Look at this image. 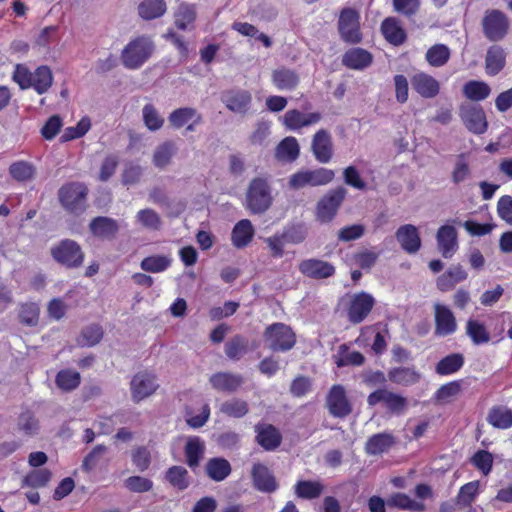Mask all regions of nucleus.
<instances>
[{
  "label": "nucleus",
  "mask_w": 512,
  "mask_h": 512,
  "mask_svg": "<svg viewBox=\"0 0 512 512\" xmlns=\"http://www.w3.org/2000/svg\"><path fill=\"white\" fill-rule=\"evenodd\" d=\"M9 173L13 179L19 182H25L34 177L35 169L33 165L28 162L17 161L10 165Z\"/></svg>",
  "instance_id": "680f3d73"
},
{
  "label": "nucleus",
  "mask_w": 512,
  "mask_h": 512,
  "mask_svg": "<svg viewBox=\"0 0 512 512\" xmlns=\"http://www.w3.org/2000/svg\"><path fill=\"white\" fill-rule=\"evenodd\" d=\"M272 203L270 187L265 179H253L247 189V208L254 214L264 213Z\"/></svg>",
  "instance_id": "39448f33"
},
{
  "label": "nucleus",
  "mask_w": 512,
  "mask_h": 512,
  "mask_svg": "<svg viewBox=\"0 0 512 512\" xmlns=\"http://www.w3.org/2000/svg\"><path fill=\"white\" fill-rule=\"evenodd\" d=\"M464 357L460 353H453L442 358L435 367V371L439 375H450L462 368Z\"/></svg>",
  "instance_id": "09e8293b"
},
{
  "label": "nucleus",
  "mask_w": 512,
  "mask_h": 512,
  "mask_svg": "<svg viewBox=\"0 0 512 512\" xmlns=\"http://www.w3.org/2000/svg\"><path fill=\"white\" fill-rule=\"evenodd\" d=\"M459 116L468 131L473 134L481 135L488 129L486 114L478 104H462L459 108Z\"/></svg>",
  "instance_id": "9d476101"
},
{
  "label": "nucleus",
  "mask_w": 512,
  "mask_h": 512,
  "mask_svg": "<svg viewBox=\"0 0 512 512\" xmlns=\"http://www.w3.org/2000/svg\"><path fill=\"white\" fill-rule=\"evenodd\" d=\"M299 271L312 279H326L335 274V267L320 259H306L299 263Z\"/></svg>",
  "instance_id": "aec40b11"
},
{
  "label": "nucleus",
  "mask_w": 512,
  "mask_h": 512,
  "mask_svg": "<svg viewBox=\"0 0 512 512\" xmlns=\"http://www.w3.org/2000/svg\"><path fill=\"white\" fill-rule=\"evenodd\" d=\"M172 259L167 255H152L145 257L140 267L145 272L160 273L170 267Z\"/></svg>",
  "instance_id": "864d4df0"
},
{
  "label": "nucleus",
  "mask_w": 512,
  "mask_h": 512,
  "mask_svg": "<svg viewBox=\"0 0 512 512\" xmlns=\"http://www.w3.org/2000/svg\"><path fill=\"white\" fill-rule=\"evenodd\" d=\"M467 277L468 274L461 265H453L437 278L436 286L440 291L447 292L465 281Z\"/></svg>",
  "instance_id": "7c9ffc66"
},
{
  "label": "nucleus",
  "mask_w": 512,
  "mask_h": 512,
  "mask_svg": "<svg viewBox=\"0 0 512 512\" xmlns=\"http://www.w3.org/2000/svg\"><path fill=\"white\" fill-rule=\"evenodd\" d=\"M40 309L35 303H25L21 305L19 312L20 322L29 327H34L39 322Z\"/></svg>",
  "instance_id": "69168bd1"
},
{
  "label": "nucleus",
  "mask_w": 512,
  "mask_h": 512,
  "mask_svg": "<svg viewBox=\"0 0 512 512\" xmlns=\"http://www.w3.org/2000/svg\"><path fill=\"white\" fill-rule=\"evenodd\" d=\"M192 119H195V122H203L202 115L193 107L177 108L168 116L169 124L174 129L182 128Z\"/></svg>",
  "instance_id": "f704fd0d"
},
{
  "label": "nucleus",
  "mask_w": 512,
  "mask_h": 512,
  "mask_svg": "<svg viewBox=\"0 0 512 512\" xmlns=\"http://www.w3.org/2000/svg\"><path fill=\"white\" fill-rule=\"evenodd\" d=\"M347 190L343 186L329 190L316 205V219L320 223H329L336 216L340 206L345 200Z\"/></svg>",
  "instance_id": "423d86ee"
},
{
  "label": "nucleus",
  "mask_w": 512,
  "mask_h": 512,
  "mask_svg": "<svg viewBox=\"0 0 512 512\" xmlns=\"http://www.w3.org/2000/svg\"><path fill=\"white\" fill-rule=\"evenodd\" d=\"M80 382V374L71 369L60 370L55 378L57 387L66 392L75 390L80 385Z\"/></svg>",
  "instance_id": "3c124183"
},
{
  "label": "nucleus",
  "mask_w": 512,
  "mask_h": 512,
  "mask_svg": "<svg viewBox=\"0 0 512 512\" xmlns=\"http://www.w3.org/2000/svg\"><path fill=\"white\" fill-rule=\"evenodd\" d=\"M51 472L48 469H37L28 473L22 480V486L40 488L48 484L51 479Z\"/></svg>",
  "instance_id": "052dcab7"
},
{
  "label": "nucleus",
  "mask_w": 512,
  "mask_h": 512,
  "mask_svg": "<svg viewBox=\"0 0 512 512\" xmlns=\"http://www.w3.org/2000/svg\"><path fill=\"white\" fill-rule=\"evenodd\" d=\"M483 33L490 41H500L508 33V17L500 10L487 11L483 20Z\"/></svg>",
  "instance_id": "9b49d317"
},
{
  "label": "nucleus",
  "mask_w": 512,
  "mask_h": 512,
  "mask_svg": "<svg viewBox=\"0 0 512 512\" xmlns=\"http://www.w3.org/2000/svg\"><path fill=\"white\" fill-rule=\"evenodd\" d=\"M463 95L474 102H480L489 97L490 86L484 81L470 80L463 85Z\"/></svg>",
  "instance_id": "4c0bfd02"
},
{
  "label": "nucleus",
  "mask_w": 512,
  "mask_h": 512,
  "mask_svg": "<svg viewBox=\"0 0 512 512\" xmlns=\"http://www.w3.org/2000/svg\"><path fill=\"white\" fill-rule=\"evenodd\" d=\"M334 177L333 170L323 167L314 170H301L290 176L289 187L301 189L305 186H322L330 183Z\"/></svg>",
  "instance_id": "6e6552de"
},
{
  "label": "nucleus",
  "mask_w": 512,
  "mask_h": 512,
  "mask_svg": "<svg viewBox=\"0 0 512 512\" xmlns=\"http://www.w3.org/2000/svg\"><path fill=\"white\" fill-rule=\"evenodd\" d=\"M395 237L401 248L408 254L417 253L421 247L419 231L412 224L400 226L395 233Z\"/></svg>",
  "instance_id": "4be33fe9"
},
{
  "label": "nucleus",
  "mask_w": 512,
  "mask_h": 512,
  "mask_svg": "<svg viewBox=\"0 0 512 512\" xmlns=\"http://www.w3.org/2000/svg\"><path fill=\"white\" fill-rule=\"evenodd\" d=\"M487 421L499 429H507L512 426V410L504 406H495L490 409Z\"/></svg>",
  "instance_id": "37998d69"
},
{
  "label": "nucleus",
  "mask_w": 512,
  "mask_h": 512,
  "mask_svg": "<svg viewBox=\"0 0 512 512\" xmlns=\"http://www.w3.org/2000/svg\"><path fill=\"white\" fill-rule=\"evenodd\" d=\"M103 335V328L99 324H90L82 329L76 342L80 347H93L100 343Z\"/></svg>",
  "instance_id": "a19ab883"
},
{
  "label": "nucleus",
  "mask_w": 512,
  "mask_h": 512,
  "mask_svg": "<svg viewBox=\"0 0 512 512\" xmlns=\"http://www.w3.org/2000/svg\"><path fill=\"white\" fill-rule=\"evenodd\" d=\"M435 312V334L438 336H448L457 329V322L452 311L445 305L436 303Z\"/></svg>",
  "instance_id": "412c9836"
},
{
  "label": "nucleus",
  "mask_w": 512,
  "mask_h": 512,
  "mask_svg": "<svg viewBox=\"0 0 512 512\" xmlns=\"http://www.w3.org/2000/svg\"><path fill=\"white\" fill-rule=\"evenodd\" d=\"M249 341L242 335H235L225 343V355L233 361L240 360L248 352Z\"/></svg>",
  "instance_id": "ea45409f"
},
{
  "label": "nucleus",
  "mask_w": 512,
  "mask_h": 512,
  "mask_svg": "<svg viewBox=\"0 0 512 512\" xmlns=\"http://www.w3.org/2000/svg\"><path fill=\"white\" fill-rule=\"evenodd\" d=\"M472 175V170L465 153L459 154L453 166V170L451 172V181L458 185L466 180H468Z\"/></svg>",
  "instance_id": "de8ad7c7"
},
{
  "label": "nucleus",
  "mask_w": 512,
  "mask_h": 512,
  "mask_svg": "<svg viewBox=\"0 0 512 512\" xmlns=\"http://www.w3.org/2000/svg\"><path fill=\"white\" fill-rule=\"evenodd\" d=\"M281 235L285 243L300 244L307 237V228L304 224H294L285 227Z\"/></svg>",
  "instance_id": "0e129e2a"
},
{
  "label": "nucleus",
  "mask_w": 512,
  "mask_h": 512,
  "mask_svg": "<svg viewBox=\"0 0 512 512\" xmlns=\"http://www.w3.org/2000/svg\"><path fill=\"white\" fill-rule=\"evenodd\" d=\"M130 386L134 402H140L151 396L159 387L156 376L148 372L135 374L131 380Z\"/></svg>",
  "instance_id": "2eb2a0df"
},
{
  "label": "nucleus",
  "mask_w": 512,
  "mask_h": 512,
  "mask_svg": "<svg viewBox=\"0 0 512 512\" xmlns=\"http://www.w3.org/2000/svg\"><path fill=\"white\" fill-rule=\"evenodd\" d=\"M166 480L176 489L183 491L190 485L188 470L183 466L170 467L165 475Z\"/></svg>",
  "instance_id": "c03bdc74"
},
{
  "label": "nucleus",
  "mask_w": 512,
  "mask_h": 512,
  "mask_svg": "<svg viewBox=\"0 0 512 512\" xmlns=\"http://www.w3.org/2000/svg\"><path fill=\"white\" fill-rule=\"evenodd\" d=\"M311 150L315 159L322 164L329 163L334 154L331 134L325 130H318L312 138Z\"/></svg>",
  "instance_id": "dca6fc26"
},
{
  "label": "nucleus",
  "mask_w": 512,
  "mask_h": 512,
  "mask_svg": "<svg viewBox=\"0 0 512 512\" xmlns=\"http://www.w3.org/2000/svg\"><path fill=\"white\" fill-rule=\"evenodd\" d=\"M372 54L362 48H352L342 57V64L352 70H363L371 65Z\"/></svg>",
  "instance_id": "c756f323"
},
{
  "label": "nucleus",
  "mask_w": 512,
  "mask_h": 512,
  "mask_svg": "<svg viewBox=\"0 0 512 512\" xmlns=\"http://www.w3.org/2000/svg\"><path fill=\"white\" fill-rule=\"evenodd\" d=\"M411 85L424 98H434L440 90L439 82L423 72L417 73L411 78Z\"/></svg>",
  "instance_id": "bb28decb"
},
{
  "label": "nucleus",
  "mask_w": 512,
  "mask_h": 512,
  "mask_svg": "<svg viewBox=\"0 0 512 512\" xmlns=\"http://www.w3.org/2000/svg\"><path fill=\"white\" fill-rule=\"evenodd\" d=\"M18 429L25 435H35L39 430L38 420L30 411L22 412L18 418Z\"/></svg>",
  "instance_id": "338daca9"
},
{
  "label": "nucleus",
  "mask_w": 512,
  "mask_h": 512,
  "mask_svg": "<svg viewBox=\"0 0 512 512\" xmlns=\"http://www.w3.org/2000/svg\"><path fill=\"white\" fill-rule=\"evenodd\" d=\"M338 32L341 39L350 44L360 43V15L354 8L346 7L340 11L338 19Z\"/></svg>",
  "instance_id": "0eeeda50"
},
{
  "label": "nucleus",
  "mask_w": 512,
  "mask_h": 512,
  "mask_svg": "<svg viewBox=\"0 0 512 512\" xmlns=\"http://www.w3.org/2000/svg\"><path fill=\"white\" fill-rule=\"evenodd\" d=\"M209 382L219 392L234 393L244 384V377L232 372H217L210 376Z\"/></svg>",
  "instance_id": "5701e85b"
},
{
  "label": "nucleus",
  "mask_w": 512,
  "mask_h": 512,
  "mask_svg": "<svg viewBox=\"0 0 512 512\" xmlns=\"http://www.w3.org/2000/svg\"><path fill=\"white\" fill-rule=\"evenodd\" d=\"M387 505L401 510L416 512H421L425 509V505L422 502L415 501L404 493H395L391 495L387 500Z\"/></svg>",
  "instance_id": "8fccbe9b"
},
{
  "label": "nucleus",
  "mask_w": 512,
  "mask_h": 512,
  "mask_svg": "<svg viewBox=\"0 0 512 512\" xmlns=\"http://www.w3.org/2000/svg\"><path fill=\"white\" fill-rule=\"evenodd\" d=\"M53 82L52 71L48 66H40L32 74L31 87L38 94H43L49 90Z\"/></svg>",
  "instance_id": "a18cd8bd"
},
{
  "label": "nucleus",
  "mask_w": 512,
  "mask_h": 512,
  "mask_svg": "<svg viewBox=\"0 0 512 512\" xmlns=\"http://www.w3.org/2000/svg\"><path fill=\"white\" fill-rule=\"evenodd\" d=\"M422 374L414 367H395L388 371V379L392 383L409 387L420 382Z\"/></svg>",
  "instance_id": "a878e982"
},
{
  "label": "nucleus",
  "mask_w": 512,
  "mask_h": 512,
  "mask_svg": "<svg viewBox=\"0 0 512 512\" xmlns=\"http://www.w3.org/2000/svg\"><path fill=\"white\" fill-rule=\"evenodd\" d=\"M231 472L230 462L223 457L210 458L205 464L206 475L215 482L224 481Z\"/></svg>",
  "instance_id": "2f4dec72"
},
{
  "label": "nucleus",
  "mask_w": 512,
  "mask_h": 512,
  "mask_svg": "<svg viewBox=\"0 0 512 512\" xmlns=\"http://www.w3.org/2000/svg\"><path fill=\"white\" fill-rule=\"evenodd\" d=\"M220 411L233 418H242L249 412V405L245 400L233 398L223 402Z\"/></svg>",
  "instance_id": "13d9d810"
},
{
  "label": "nucleus",
  "mask_w": 512,
  "mask_h": 512,
  "mask_svg": "<svg viewBox=\"0 0 512 512\" xmlns=\"http://www.w3.org/2000/svg\"><path fill=\"white\" fill-rule=\"evenodd\" d=\"M88 189L82 183L63 185L58 191V197L63 208L71 214L80 215L87 208Z\"/></svg>",
  "instance_id": "7ed1b4c3"
},
{
  "label": "nucleus",
  "mask_w": 512,
  "mask_h": 512,
  "mask_svg": "<svg viewBox=\"0 0 512 512\" xmlns=\"http://www.w3.org/2000/svg\"><path fill=\"white\" fill-rule=\"evenodd\" d=\"M251 478L254 488L260 492L273 493L278 489V483L273 473L262 463L253 464Z\"/></svg>",
  "instance_id": "a211bd4d"
},
{
  "label": "nucleus",
  "mask_w": 512,
  "mask_h": 512,
  "mask_svg": "<svg viewBox=\"0 0 512 512\" xmlns=\"http://www.w3.org/2000/svg\"><path fill=\"white\" fill-rule=\"evenodd\" d=\"M326 407L329 413L337 418H345L352 412V405L342 385L337 384L330 388L326 397Z\"/></svg>",
  "instance_id": "4468645a"
},
{
  "label": "nucleus",
  "mask_w": 512,
  "mask_h": 512,
  "mask_svg": "<svg viewBox=\"0 0 512 512\" xmlns=\"http://www.w3.org/2000/svg\"><path fill=\"white\" fill-rule=\"evenodd\" d=\"M300 154V147L295 137H285L275 149V158L280 162H294Z\"/></svg>",
  "instance_id": "72a5a7b5"
},
{
  "label": "nucleus",
  "mask_w": 512,
  "mask_h": 512,
  "mask_svg": "<svg viewBox=\"0 0 512 512\" xmlns=\"http://www.w3.org/2000/svg\"><path fill=\"white\" fill-rule=\"evenodd\" d=\"M395 443V437L391 433H377L367 439L365 443V452L372 456L380 455L388 452Z\"/></svg>",
  "instance_id": "cd10ccee"
},
{
  "label": "nucleus",
  "mask_w": 512,
  "mask_h": 512,
  "mask_svg": "<svg viewBox=\"0 0 512 512\" xmlns=\"http://www.w3.org/2000/svg\"><path fill=\"white\" fill-rule=\"evenodd\" d=\"M479 482L472 481L463 485L453 502H444L440 506L441 512H471V505L478 494Z\"/></svg>",
  "instance_id": "f8f14e48"
},
{
  "label": "nucleus",
  "mask_w": 512,
  "mask_h": 512,
  "mask_svg": "<svg viewBox=\"0 0 512 512\" xmlns=\"http://www.w3.org/2000/svg\"><path fill=\"white\" fill-rule=\"evenodd\" d=\"M436 241L442 256L446 259L451 258L458 249L457 230L451 225H442L437 230Z\"/></svg>",
  "instance_id": "6ab92c4d"
},
{
  "label": "nucleus",
  "mask_w": 512,
  "mask_h": 512,
  "mask_svg": "<svg viewBox=\"0 0 512 512\" xmlns=\"http://www.w3.org/2000/svg\"><path fill=\"white\" fill-rule=\"evenodd\" d=\"M381 32L387 42L394 46L402 45L407 39L405 30L401 26L400 21L395 17H388L383 20Z\"/></svg>",
  "instance_id": "c85d7f7f"
},
{
  "label": "nucleus",
  "mask_w": 512,
  "mask_h": 512,
  "mask_svg": "<svg viewBox=\"0 0 512 512\" xmlns=\"http://www.w3.org/2000/svg\"><path fill=\"white\" fill-rule=\"evenodd\" d=\"M272 82L279 90L292 91L299 84V76L294 70L281 67L273 71Z\"/></svg>",
  "instance_id": "c9c22d12"
},
{
  "label": "nucleus",
  "mask_w": 512,
  "mask_h": 512,
  "mask_svg": "<svg viewBox=\"0 0 512 512\" xmlns=\"http://www.w3.org/2000/svg\"><path fill=\"white\" fill-rule=\"evenodd\" d=\"M154 43L150 37L140 36L131 40L121 52V61L125 68L139 69L153 54Z\"/></svg>",
  "instance_id": "f257e3e1"
},
{
  "label": "nucleus",
  "mask_w": 512,
  "mask_h": 512,
  "mask_svg": "<svg viewBox=\"0 0 512 512\" xmlns=\"http://www.w3.org/2000/svg\"><path fill=\"white\" fill-rule=\"evenodd\" d=\"M267 347L273 352H286L296 344V334L284 323H273L267 326L263 333Z\"/></svg>",
  "instance_id": "f03ea898"
},
{
  "label": "nucleus",
  "mask_w": 512,
  "mask_h": 512,
  "mask_svg": "<svg viewBox=\"0 0 512 512\" xmlns=\"http://www.w3.org/2000/svg\"><path fill=\"white\" fill-rule=\"evenodd\" d=\"M506 64V53L501 46L493 45L488 48L485 57V70L490 76L497 75Z\"/></svg>",
  "instance_id": "473e14b6"
},
{
  "label": "nucleus",
  "mask_w": 512,
  "mask_h": 512,
  "mask_svg": "<svg viewBox=\"0 0 512 512\" xmlns=\"http://www.w3.org/2000/svg\"><path fill=\"white\" fill-rule=\"evenodd\" d=\"M450 49L444 44H435L426 51V61L433 67H442L450 59Z\"/></svg>",
  "instance_id": "603ef678"
},
{
  "label": "nucleus",
  "mask_w": 512,
  "mask_h": 512,
  "mask_svg": "<svg viewBox=\"0 0 512 512\" xmlns=\"http://www.w3.org/2000/svg\"><path fill=\"white\" fill-rule=\"evenodd\" d=\"M119 230L118 221L107 216H97L89 223V231L95 238L100 240H114Z\"/></svg>",
  "instance_id": "f3484780"
},
{
  "label": "nucleus",
  "mask_w": 512,
  "mask_h": 512,
  "mask_svg": "<svg viewBox=\"0 0 512 512\" xmlns=\"http://www.w3.org/2000/svg\"><path fill=\"white\" fill-rule=\"evenodd\" d=\"M256 442L265 450L272 451L278 448L282 441L280 432L271 424L255 425Z\"/></svg>",
  "instance_id": "b1692460"
},
{
  "label": "nucleus",
  "mask_w": 512,
  "mask_h": 512,
  "mask_svg": "<svg viewBox=\"0 0 512 512\" xmlns=\"http://www.w3.org/2000/svg\"><path fill=\"white\" fill-rule=\"evenodd\" d=\"M167 10L164 0H144L138 5V14L144 20L161 17Z\"/></svg>",
  "instance_id": "58836bf2"
},
{
  "label": "nucleus",
  "mask_w": 512,
  "mask_h": 512,
  "mask_svg": "<svg viewBox=\"0 0 512 512\" xmlns=\"http://www.w3.org/2000/svg\"><path fill=\"white\" fill-rule=\"evenodd\" d=\"M50 253L57 263L69 269L80 267L85 257L81 246L72 239L61 240L51 247Z\"/></svg>",
  "instance_id": "20e7f679"
},
{
  "label": "nucleus",
  "mask_w": 512,
  "mask_h": 512,
  "mask_svg": "<svg viewBox=\"0 0 512 512\" xmlns=\"http://www.w3.org/2000/svg\"><path fill=\"white\" fill-rule=\"evenodd\" d=\"M323 489L318 481L300 480L295 485V494L302 499H315L322 494Z\"/></svg>",
  "instance_id": "5fc2aeb1"
},
{
  "label": "nucleus",
  "mask_w": 512,
  "mask_h": 512,
  "mask_svg": "<svg viewBox=\"0 0 512 512\" xmlns=\"http://www.w3.org/2000/svg\"><path fill=\"white\" fill-rule=\"evenodd\" d=\"M136 221L147 230L158 231L162 227V220L159 214L151 208L138 211Z\"/></svg>",
  "instance_id": "6e6d98bb"
},
{
  "label": "nucleus",
  "mask_w": 512,
  "mask_h": 512,
  "mask_svg": "<svg viewBox=\"0 0 512 512\" xmlns=\"http://www.w3.org/2000/svg\"><path fill=\"white\" fill-rule=\"evenodd\" d=\"M204 444L198 437L190 438L185 445L186 462L190 468H195L199 465L200 459L204 454Z\"/></svg>",
  "instance_id": "49530a36"
},
{
  "label": "nucleus",
  "mask_w": 512,
  "mask_h": 512,
  "mask_svg": "<svg viewBox=\"0 0 512 512\" xmlns=\"http://www.w3.org/2000/svg\"><path fill=\"white\" fill-rule=\"evenodd\" d=\"M367 404L370 407L382 404L389 413L394 415H401L407 409L408 401L404 396L400 394H397L386 388H380L368 395Z\"/></svg>",
  "instance_id": "1a4fd4ad"
},
{
  "label": "nucleus",
  "mask_w": 512,
  "mask_h": 512,
  "mask_svg": "<svg viewBox=\"0 0 512 512\" xmlns=\"http://www.w3.org/2000/svg\"><path fill=\"white\" fill-rule=\"evenodd\" d=\"M254 228L250 220H240L233 228L231 240L236 248L246 247L253 239Z\"/></svg>",
  "instance_id": "e433bc0d"
},
{
  "label": "nucleus",
  "mask_w": 512,
  "mask_h": 512,
  "mask_svg": "<svg viewBox=\"0 0 512 512\" xmlns=\"http://www.w3.org/2000/svg\"><path fill=\"white\" fill-rule=\"evenodd\" d=\"M375 305L373 296L366 292L356 293L351 297L347 309V316L352 324H359L365 320Z\"/></svg>",
  "instance_id": "ddd939ff"
},
{
  "label": "nucleus",
  "mask_w": 512,
  "mask_h": 512,
  "mask_svg": "<svg viewBox=\"0 0 512 512\" xmlns=\"http://www.w3.org/2000/svg\"><path fill=\"white\" fill-rule=\"evenodd\" d=\"M225 106L239 114H245L251 105V94L246 90L228 91L222 95Z\"/></svg>",
  "instance_id": "393cba45"
},
{
  "label": "nucleus",
  "mask_w": 512,
  "mask_h": 512,
  "mask_svg": "<svg viewBox=\"0 0 512 512\" xmlns=\"http://www.w3.org/2000/svg\"><path fill=\"white\" fill-rule=\"evenodd\" d=\"M196 19L195 6L181 3L175 13V24L181 30H186Z\"/></svg>",
  "instance_id": "bf43d9fd"
},
{
  "label": "nucleus",
  "mask_w": 512,
  "mask_h": 512,
  "mask_svg": "<svg viewBox=\"0 0 512 512\" xmlns=\"http://www.w3.org/2000/svg\"><path fill=\"white\" fill-rule=\"evenodd\" d=\"M176 153V145L173 141L167 140L158 145L153 154V164L160 169L170 164Z\"/></svg>",
  "instance_id": "79ce46f5"
},
{
  "label": "nucleus",
  "mask_w": 512,
  "mask_h": 512,
  "mask_svg": "<svg viewBox=\"0 0 512 512\" xmlns=\"http://www.w3.org/2000/svg\"><path fill=\"white\" fill-rule=\"evenodd\" d=\"M471 463L484 475H488L492 470L493 456L486 450H479L471 458Z\"/></svg>",
  "instance_id": "774afa93"
},
{
  "label": "nucleus",
  "mask_w": 512,
  "mask_h": 512,
  "mask_svg": "<svg viewBox=\"0 0 512 512\" xmlns=\"http://www.w3.org/2000/svg\"><path fill=\"white\" fill-rule=\"evenodd\" d=\"M142 116L145 126L150 131H157L164 124V118L158 113L154 105L150 103L144 105L142 109Z\"/></svg>",
  "instance_id": "e2e57ef3"
},
{
  "label": "nucleus",
  "mask_w": 512,
  "mask_h": 512,
  "mask_svg": "<svg viewBox=\"0 0 512 512\" xmlns=\"http://www.w3.org/2000/svg\"><path fill=\"white\" fill-rule=\"evenodd\" d=\"M466 334L475 345H481L490 341V334L484 324L477 320L469 319L466 324Z\"/></svg>",
  "instance_id": "4d7b16f0"
}]
</instances>
